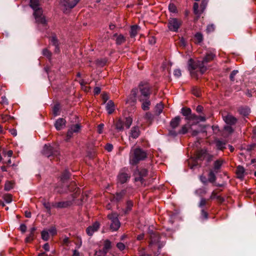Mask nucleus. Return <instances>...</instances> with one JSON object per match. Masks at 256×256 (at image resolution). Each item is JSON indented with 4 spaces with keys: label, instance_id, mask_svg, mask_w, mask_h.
<instances>
[{
    "label": "nucleus",
    "instance_id": "nucleus-1",
    "mask_svg": "<svg viewBox=\"0 0 256 256\" xmlns=\"http://www.w3.org/2000/svg\"><path fill=\"white\" fill-rule=\"evenodd\" d=\"M214 54L212 52L207 54L202 60H198L195 62L192 58L188 61V69L190 74L194 78L197 77V74H195L194 70L198 68L201 74H202L206 70V64L207 63L213 60Z\"/></svg>",
    "mask_w": 256,
    "mask_h": 256
},
{
    "label": "nucleus",
    "instance_id": "nucleus-2",
    "mask_svg": "<svg viewBox=\"0 0 256 256\" xmlns=\"http://www.w3.org/2000/svg\"><path fill=\"white\" fill-rule=\"evenodd\" d=\"M30 6L34 10V15L36 22L42 24H46V20L42 14V10L39 6V0H30Z\"/></svg>",
    "mask_w": 256,
    "mask_h": 256
},
{
    "label": "nucleus",
    "instance_id": "nucleus-3",
    "mask_svg": "<svg viewBox=\"0 0 256 256\" xmlns=\"http://www.w3.org/2000/svg\"><path fill=\"white\" fill-rule=\"evenodd\" d=\"M146 157V152L140 148L132 149L130 154V163L134 165Z\"/></svg>",
    "mask_w": 256,
    "mask_h": 256
},
{
    "label": "nucleus",
    "instance_id": "nucleus-4",
    "mask_svg": "<svg viewBox=\"0 0 256 256\" xmlns=\"http://www.w3.org/2000/svg\"><path fill=\"white\" fill-rule=\"evenodd\" d=\"M108 218L111 220L110 226V229L112 231L117 230L120 226V223L118 218V215L116 214H112L108 216Z\"/></svg>",
    "mask_w": 256,
    "mask_h": 256
},
{
    "label": "nucleus",
    "instance_id": "nucleus-5",
    "mask_svg": "<svg viewBox=\"0 0 256 256\" xmlns=\"http://www.w3.org/2000/svg\"><path fill=\"white\" fill-rule=\"evenodd\" d=\"M181 24L180 20L176 18H170L168 22V27L170 30L177 32L180 27Z\"/></svg>",
    "mask_w": 256,
    "mask_h": 256
},
{
    "label": "nucleus",
    "instance_id": "nucleus-6",
    "mask_svg": "<svg viewBox=\"0 0 256 256\" xmlns=\"http://www.w3.org/2000/svg\"><path fill=\"white\" fill-rule=\"evenodd\" d=\"M138 93V88H134L132 90L130 94L128 96L126 102L130 106H134L136 102L137 94Z\"/></svg>",
    "mask_w": 256,
    "mask_h": 256
},
{
    "label": "nucleus",
    "instance_id": "nucleus-7",
    "mask_svg": "<svg viewBox=\"0 0 256 256\" xmlns=\"http://www.w3.org/2000/svg\"><path fill=\"white\" fill-rule=\"evenodd\" d=\"M182 114L186 117L187 120H191L196 119L197 116L195 114H192V110L190 108H183L182 109Z\"/></svg>",
    "mask_w": 256,
    "mask_h": 256
},
{
    "label": "nucleus",
    "instance_id": "nucleus-8",
    "mask_svg": "<svg viewBox=\"0 0 256 256\" xmlns=\"http://www.w3.org/2000/svg\"><path fill=\"white\" fill-rule=\"evenodd\" d=\"M127 171V170H122L118 176V180L121 184L126 182L130 178V174Z\"/></svg>",
    "mask_w": 256,
    "mask_h": 256
},
{
    "label": "nucleus",
    "instance_id": "nucleus-9",
    "mask_svg": "<svg viewBox=\"0 0 256 256\" xmlns=\"http://www.w3.org/2000/svg\"><path fill=\"white\" fill-rule=\"evenodd\" d=\"M43 153L45 156L49 157L52 155L56 156L58 152L57 150H54L52 146L46 144L44 147Z\"/></svg>",
    "mask_w": 256,
    "mask_h": 256
},
{
    "label": "nucleus",
    "instance_id": "nucleus-10",
    "mask_svg": "<svg viewBox=\"0 0 256 256\" xmlns=\"http://www.w3.org/2000/svg\"><path fill=\"white\" fill-rule=\"evenodd\" d=\"M68 185L67 182L60 181L58 186L56 188L55 190L58 193H64L67 192Z\"/></svg>",
    "mask_w": 256,
    "mask_h": 256
},
{
    "label": "nucleus",
    "instance_id": "nucleus-11",
    "mask_svg": "<svg viewBox=\"0 0 256 256\" xmlns=\"http://www.w3.org/2000/svg\"><path fill=\"white\" fill-rule=\"evenodd\" d=\"M80 129V126L78 124H76L70 126L69 128L66 135V140L70 139L73 133L78 132Z\"/></svg>",
    "mask_w": 256,
    "mask_h": 256
},
{
    "label": "nucleus",
    "instance_id": "nucleus-12",
    "mask_svg": "<svg viewBox=\"0 0 256 256\" xmlns=\"http://www.w3.org/2000/svg\"><path fill=\"white\" fill-rule=\"evenodd\" d=\"M139 88L141 92L140 96H142L143 98H148L150 94L149 87L146 85L140 84Z\"/></svg>",
    "mask_w": 256,
    "mask_h": 256
},
{
    "label": "nucleus",
    "instance_id": "nucleus-13",
    "mask_svg": "<svg viewBox=\"0 0 256 256\" xmlns=\"http://www.w3.org/2000/svg\"><path fill=\"white\" fill-rule=\"evenodd\" d=\"M147 170L146 169H142L140 170H138V172L135 173L136 178L135 180L136 182L140 181L141 183H143L144 178L147 174Z\"/></svg>",
    "mask_w": 256,
    "mask_h": 256
},
{
    "label": "nucleus",
    "instance_id": "nucleus-14",
    "mask_svg": "<svg viewBox=\"0 0 256 256\" xmlns=\"http://www.w3.org/2000/svg\"><path fill=\"white\" fill-rule=\"evenodd\" d=\"M224 120L230 125H233L237 122V119L230 114H228L226 116H222Z\"/></svg>",
    "mask_w": 256,
    "mask_h": 256
},
{
    "label": "nucleus",
    "instance_id": "nucleus-15",
    "mask_svg": "<svg viewBox=\"0 0 256 256\" xmlns=\"http://www.w3.org/2000/svg\"><path fill=\"white\" fill-rule=\"evenodd\" d=\"M79 0H64L62 2V4L66 10L71 9L76 5Z\"/></svg>",
    "mask_w": 256,
    "mask_h": 256
},
{
    "label": "nucleus",
    "instance_id": "nucleus-16",
    "mask_svg": "<svg viewBox=\"0 0 256 256\" xmlns=\"http://www.w3.org/2000/svg\"><path fill=\"white\" fill-rule=\"evenodd\" d=\"M160 236L156 234H152L150 235V244H156L158 245V248H160V246L164 245V243L160 244Z\"/></svg>",
    "mask_w": 256,
    "mask_h": 256
},
{
    "label": "nucleus",
    "instance_id": "nucleus-17",
    "mask_svg": "<svg viewBox=\"0 0 256 256\" xmlns=\"http://www.w3.org/2000/svg\"><path fill=\"white\" fill-rule=\"evenodd\" d=\"M100 228V224L98 222H94L92 226H88L86 229V233L91 236L96 232Z\"/></svg>",
    "mask_w": 256,
    "mask_h": 256
},
{
    "label": "nucleus",
    "instance_id": "nucleus-18",
    "mask_svg": "<svg viewBox=\"0 0 256 256\" xmlns=\"http://www.w3.org/2000/svg\"><path fill=\"white\" fill-rule=\"evenodd\" d=\"M139 100L142 102V108L144 110H148L150 109V102L148 98H143L140 96Z\"/></svg>",
    "mask_w": 256,
    "mask_h": 256
},
{
    "label": "nucleus",
    "instance_id": "nucleus-19",
    "mask_svg": "<svg viewBox=\"0 0 256 256\" xmlns=\"http://www.w3.org/2000/svg\"><path fill=\"white\" fill-rule=\"evenodd\" d=\"M72 204L70 200L60 202L52 204V206L56 208H65L70 206Z\"/></svg>",
    "mask_w": 256,
    "mask_h": 256
},
{
    "label": "nucleus",
    "instance_id": "nucleus-20",
    "mask_svg": "<svg viewBox=\"0 0 256 256\" xmlns=\"http://www.w3.org/2000/svg\"><path fill=\"white\" fill-rule=\"evenodd\" d=\"M66 121L64 119L62 118H60L56 122L54 126L56 128L59 130L63 128H64L66 126Z\"/></svg>",
    "mask_w": 256,
    "mask_h": 256
},
{
    "label": "nucleus",
    "instance_id": "nucleus-21",
    "mask_svg": "<svg viewBox=\"0 0 256 256\" xmlns=\"http://www.w3.org/2000/svg\"><path fill=\"white\" fill-rule=\"evenodd\" d=\"M140 134V131L138 127L134 126L130 130L129 137L130 138H138Z\"/></svg>",
    "mask_w": 256,
    "mask_h": 256
},
{
    "label": "nucleus",
    "instance_id": "nucleus-22",
    "mask_svg": "<svg viewBox=\"0 0 256 256\" xmlns=\"http://www.w3.org/2000/svg\"><path fill=\"white\" fill-rule=\"evenodd\" d=\"M106 109L108 114H112L114 110V104L112 100H110L106 104Z\"/></svg>",
    "mask_w": 256,
    "mask_h": 256
},
{
    "label": "nucleus",
    "instance_id": "nucleus-23",
    "mask_svg": "<svg viewBox=\"0 0 256 256\" xmlns=\"http://www.w3.org/2000/svg\"><path fill=\"white\" fill-rule=\"evenodd\" d=\"M244 168L242 166H238L237 167L236 170V174L237 175L238 178L240 179L242 178L244 176Z\"/></svg>",
    "mask_w": 256,
    "mask_h": 256
},
{
    "label": "nucleus",
    "instance_id": "nucleus-24",
    "mask_svg": "<svg viewBox=\"0 0 256 256\" xmlns=\"http://www.w3.org/2000/svg\"><path fill=\"white\" fill-rule=\"evenodd\" d=\"M180 116L175 117L174 118H173L171 120V122H170V126L172 128H175L180 124Z\"/></svg>",
    "mask_w": 256,
    "mask_h": 256
},
{
    "label": "nucleus",
    "instance_id": "nucleus-25",
    "mask_svg": "<svg viewBox=\"0 0 256 256\" xmlns=\"http://www.w3.org/2000/svg\"><path fill=\"white\" fill-rule=\"evenodd\" d=\"M116 130L118 131H122L124 130V121L121 119H118L114 124Z\"/></svg>",
    "mask_w": 256,
    "mask_h": 256
},
{
    "label": "nucleus",
    "instance_id": "nucleus-26",
    "mask_svg": "<svg viewBox=\"0 0 256 256\" xmlns=\"http://www.w3.org/2000/svg\"><path fill=\"white\" fill-rule=\"evenodd\" d=\"M140 28L137 25H134L131 26L130 34L131 37H134L140 31Z\"/></svg>",
    "mask_w": 256,
    "mask_h": 256
},
{
    "label": "nucleus",
    "instance_id": "nucleus-27",
    "mask_svg": "<svg viewBox=\"0 0 256 256\" xmlns=\"http://www.w3.org/2000/svg\"><path fill=\"white\" fill-rule=\"evenodd\" d=\"M110 247L111 243L110 241L106 240L104 242L102 251H100V252H102L104 254V256L105 254H106L108 252V250L110 248Z\"/></svg>",
    "mask_w": 256,
    "mask_h": 256
},
{
    "label": "nucleus",
    "instance_id": "nucleus-28",
    "mask_svg": "<svg viewBox=\"0 0 256 256\" xmlns=\"http://www.w3.org/2000/svg\"><path fill=\"white\" fill-rule=\"evenodd\" d=\"M188 130H191V125H190L189 123L187 124L184 125L178 131V134H185L188 132Z\"/></svg>",
    "mask_w": 256,
    "mask_h": 256
},
{
    "label": "nucleus",
    "instance_id": "nucleus-29",
    "mask_svg": "<svg viewBox=\"0 0 256 256\" xmlns=\"http://www.w3.org/2000/svg\"><path fill=\"white\" fill-rule=\"evenodd\" d=\"M114 36L116 37V44H120L124 43L126 40L125 38L122 34L118 35L117 34H115Z\"/></svg>",
    "mask_w": 256,
    "mask_h": 256
},
{
    "label": "nucleus",
    "instance_id": "nucleus-30",
    "mask_svg": "<svg viewBox=\"0 0 256 256\" xmlns=\"http://www.w3.org/2000/svg\"><path fill=\"white\" fill-rule=\"evenodd\" d=\"M164 106L162 103L158 104L155 108V112L157 115L160 114L163 110Z\"/></svg>",
    "mask_w": 256,
    "mask_h": 256
},
{
    "label": "nucleus",
    "instance_id": "nucleus-31",
    "mask_svg": "<svg viewBox=\"0 0 256 256\" xmlns=\"http://www.w3.org/2000/svg\"><path fill=\"white\" fill-rule=\"evenodd\" d=\"M132 122V118L130 117L126 118L124 121V126H125L127 128H128L131 126Z\"/></svg>",
    "mask_w": 256,
    "mask_h": 256
},
{
    "label": "nucleus",
    "instance_id": "nucleus-32",
    "mask_svg": "<svg viewBox=\"0 0 256 256\" xmlns=\"http://www.w3.org/2000/svg\"><path fill=\"white\" fill-rule=\"evenodd\" d=\"M239 112L240 114H243L244 116H247L249 114L250 110L247 107L240 108L239 109Z\"/></svg>",
    "mask_w": 256,
    "mask_h": 256
},
{
    "label": "nucleus",
    "instance_id": "nucleus-33",
    "mask_svg": "<svg viewBox=\"0 0 256 256\" xmlns=\"http://www.w3.org/2000/svg\"><path fill=\"white\" fill-rule=\"evenodd\" d=\"M70 174L68 171L65 170L62 174L60 178V181L63 182H66V180L69 178Z\"/></svg>",
    "mask_w": 256,
    "mask_h": 256
},
{
    "label": "nucleus",
    "instance_id": "nucleus-34",
    "mask_svg": "<svg viewBox=\"0 0 256 256\" xmlns=\"http://www.w3.org/2000/svg\"><path fill=\"white\" fill-rule=\"evenodd\" d=\"M196 42L200 43L203 40V36L200 32H197L194 36Z\"/></svg>",
    "mask_w": 256,
    "mask_h": 256
},
{
    "label": "nucleus",
    "instance_id": "nucleus-35",
    "mask_svg": "<svg viewBox=\"0 0 256 256\" xmlns=\"http://www.w3.org/2000/svg\"><path fill=\"white\" fill-rule=\"evenodd\" d=\"M216 180L215 174L212 171H210L208 174V181L210 182H214Z\"/></svg>",
    "mask_w": 256,
    "mask_h": 256
},
{
    "label": "nucleus",
    "instance_id": "nucleus-36",
    "mask_svg": "<svg viewBox=\"0 0 256 256\" xmlns=\"http://www.w3.org/2000/svg\"><path fill=\"white\" fill-rule=\"evenodd\" d=\"M125 194V192L122 190L120 192L117 193L116 195L114 196V199L116 201L120 200Z\"/></svg>",
    "mask_w": 256,
    "mask_h": 256
},
{
    "label": "nucleus",
    "instance_id": "nucleus-37",
    "mask_svg": "<svg viewBox=\"0 0 256 256\" xmlns=\"http://www.w3.org/2000/svg\"><path fill=\"white\" fill-rule=\"evenodd\" d=\"M223 162H224L223 160H220L216 161L214 163V170H218L220 169V168Z\"/></svg>",
    "mask_w": 256,
    "mask_h": 256
},
{
    "label": "nucleus",
    "instance_id": "nucleus-38",
    "mask_svg": "<svg viewBox=\"0 0 256 256\" xmlns=\"http://www.w3.org/2000/svg\"><path fill=\"white\" fill-rule=\"evenodd\" d=\"M14 188V184L10 182H7L4 186V190H10Z\"/></svg>",
    "mask_w": 256,
    "mask_h": 256
},
{
    "label": "nucleus",
    "instance_id": "nucleus-39",
    "mask_svg": "<svg viewBox=\"0 0 256 256\" xmlns=\"http://www.w3.org/2000/svg\"><path fill=\"white\" fill-rule=\"evenodd\" d=\"M226 143L222 141L218 140L216 142V146L220 150H222L225 148Z\"/></svg>",
    "mask_w": 256,
    "mask_h": 256
},
{
    "label": "nucleus",
    "instance_id": "nucleus-40",
    "mask_svg": "<svg viewBox=\"0 0 256 256\" xmlns=\"http://www.w3.org/2000/svg\"><path fill=\"white\" fill-rule=\"evenodd\" d=\"M60 106L58 104H56L53 108V113L55 116L59 114Z\"/></svg>",
    "mask_w": 256,
    "mask_h": 256
},
{
    "label": "nucleus",
    "instance_id": "nucleus-41",
    "mask_svg": "<svg viewBox=\"0 0 256 256\" xmlns=\"http://www.w3.org/2000/svg\"><path fill=\"white\" fill-rule=\"evenodd\" d=\"M206 193V190L205 188H199L196 191V194L198 196H202Z\"/></svg>",
    "mask_w": 256,
    "mask_h": 256
},
{
    "label": "nucleus",
    "instance_id": "nucleus-42",
    "mask_svg": "<svg viewBox=\"0 0 256 256\" xmlns=\"http://www.w3.org/2000/svg\"><path fill=\"white\" fill-rule=\"evenodd\" d=\"M42 238L44 240H48L49 238L48 232L44 230L42 232Z\"/></svg>",
    "mask_w": 256,
    "mask_h": 256
},
{
    "label": "nucleus",
    "instance_id": "nucleus-43",
    "mask_svg": "<svg viewBox=\"0 0 256 256\" xmlns=\"http://www.w3.org/2000/svg\"><path fill=\"white\" fill-rule=\"evenodd\" d=\"M208 3V0H202L201 5H200V8L202 9V12H204V10L206 8L207 4Z\"/></svg>",
    "mask_w": 256,
    "mask_h": 256
},
{
    "label": "nucleus",
    "instance_id": "nucleus-44",
    "mask_svg": "<svg viewBox=\"0 0 256 256\" xmlns=\"http://www.w3.org/2000/svg\"><path fill=\"white\" fill-rule=\"evenodd\" d=\"M215 30V26L213 24H209L208 26L206 28L207 32H212Z\"/></svg>",
    "mask_w": 256,
    "mask_h": 256
},
{
    "label": "nucleus",
    "instance_id": "nucleus-45",
    "mask_svg": "<svg viewBox=\"0 0 256 256\" xmlns=\"http://www.w3.org/2000/svg\"><path fill=\"white\" fill-rule=\"evenodd\" d=\"M168 9L172 12H176V8L174 4H169Z\"/></svg>",
    "mask_w": 256,
    "mask_h": 256
},
{
    "label": "nucleus",
    "instance_id": "nucleus-46",
    "mask_svg": "<svg viewBox=\"0 0 256 256\" xmlns=\"http://www.w3.org/2000/svg\"><path fill=\"white\" fill-rule=\"evenodd\" d=\"M42 54L48 58H50L51 56L50 52L46 48L43 50Z\"/></svg>",
    "mask_w": 256,
    "mask_h": 256
},
{
    "label": "nucleus",
    "instance_id": "nucleus-47",
    "mask_svg": "<svg viewBox=\"0 0 256 256\" xmlns=\"http://www.w3.org/2000/svg\"><path fill=\"white\" fill-rule=\"evenodd\" d=\"M43 205L44 206V208L47 210V211L48 213H50V204L49 202H43Z\"/></svg>",
    "mask_w": 256,
    "mask_h": 256
},
{
    "label": "nucleus",
    "instance_id": "nucleus-48",
    "mask_svg": "<svg viewBox=\"0 0 256 256\" xmlns=\"http://www.w3.org/2000/svg\"><path fill=\"white\" fill-rule=\"evenodd\" d=\"M174 76L176 78H180L182 75L181 70L180 69H176L174 72Z\"/></svg>",
    "mask_w": 256,
    "mask_h": 256
},
{
    "label": "nucleus",
    "instance_id": "nucleus-49",
    "mask_svg": "<svg viewBox=\"0 0 256 256\" xmlns=\"http://www.w3.org/2000/svg\"><path fill=\"white\" fill-rule=\"evenodd\" d=\"M238 71L236 70H233L230 75V79L232 81H234V76L238 74Z\"/></svg>",
    "mask_w": 256,
    "mask_h": 256
},
{
    "label": "nucleus",
    "instance_id": "nucleus-50",
    "mask_svg": "<svg viewBox=\"0 0 256 256\" xmlns=\"http://www.w3.org/2000/svg\"><path fill=\"white\" fill-rule=\"evenodd\" d=\"M198 7H199V5H198V3H196V2L194 3V12L196 14H199Z\"/></svg>",
    "mask_w": 256,
    "mask_h": 256
},
{
    "label": "nucleus",
    "instance_id": "nucleus-51",
    "mask_svg": "<svg viewBox=\"0 0 256 256\" xmlns=\"http://www.w3.org/2000/svg\"><path fill=\"white\" fill-rule=\"evenodd\" d=\"M4 200L7 203H10L12 201V198L10 194H7L4 196Z\"/></svg>",
    "mask_w": 256,
    "mask_h": 256
},
{
    "label": "nucleus",
    "instance_id": "nucleus-52",
    "mask_svg": "<svg viewBox=\"0 0 256 256\" xmlns=\"http://www.w3.org/2000/svg\"><path fill=\"white\" fill-rule=\"evenodd\" d=\"M206 200L204 198H202L199 203L198 206L200 208H202L206 204Z\"/></svg>",
    "mask_w": 256,
    "mask_h": 256
},
{
    "label": "nucleus",
    "instance_id": "nucleus-53",
    "mask_svg": "<svg viewBox=\"0 0 256 256\" xmlns=\"http://www.w3.org/2000/svg\"><path fill=\"white\" fill-rule=\"evenodd\" d=\"M132 202L131 201H128L126 204V211H129L131 210L132 206Z\"/></svg>",
    "mask_w": 256,
    "mask_h": 256
},
{
    "label": "nucleus",
    "instance_id": "nucleus-54",
    "mask_svg": "<svg viewBox=\"0 0 256 256\" xmlns=\"http://www.w3.org/2000/svg\"><path fill=\"white\" fill-rule=\"evenodd\" d=\"M13 152L12 150H10L8 152H6L5 151H4L3 154L4 156H7L8 158H10L12 155Z\"/></svg>",
    "mask_w": 256,
    "mask_h": 256
},
{
    "label": "nucleus",
    "instance_id": "nucleus-55",
    "mask_svg": "<svg viewBox=\"0 0 256 256\" xmlns=\"http://www.w3.org/2000/svg\"><path fill=\"white\" fill-rule=\"evenodd\" d=\"M224 128V130L228 133H232L233 132V129L230 126H225Z\"/></svg>",
    "mask_w": 256,
    "mask_h": 256
},
{
    "label": "nucleus",
    "instance_id": "nucleus-56",
    "mask_svg": "<svg viewBox=\"0 0 256 256\" xmlns=\"http://www.w3.org/2000/svg\"><path fill=\"white\" fill-rule=\"evenodd\" d=\"M201 216L204 219H206L208 218V213L204 210H202L201 211Z\"/></svg>",
    "mask_w": 256,
    "mask_h": 256
},
{
    "label": "nucleus",
    "instance_id": "nucleus-57",
    "mask_svg": "<svg viewBox=\"0 0 256 256\" xmlns=\"http://www.w3.org/2000/svg\"><path fill=\"white\" fill-rule=\"evenodd\" d=\"M33 236L34 234H30L26 238V242H31L33 240Z\"/></svg>",
    "mask_w": 256,
    "mask_h": 256
},
{
    "label": "nucleus",
    "instance_id": "nucleus-58",
    "mask_svg": "<svg viewBox=\"0 0 256 256\" xmlns=\"http://www.w3.org/2000/svg\"><path fill=\"white\" fill-rule=\"evenodd\" d=\"M104 127V124H99L98 126V131L99 134H102V130Z\"/></svg>",
    "mask_w": 256,
    "mask_h": 256
},
{
    "label": "nucleus",
    "instance_id": "nucleus-59",
    "mask_svg": "<svg viewBox=\"0 0 256 256\" xmlns=\"http://www.w3.org/2000/svg\"><path fill=\"white\" fill-rule=\"evenodd\" d=\"M48 231L52 236L55 235L56 234V230L54 227H52L50 228Z\"/></svg>",
    "mask_w": 256,
    "mask_h": 256
},
{
    "label": "nucleus",
    "instance_id": "nucleus-60",
    "mask_svg": "<svg viewBox=\"0 0 256 256\" xmlns=\"http://www.w3.org/2000/svg\"><path fill=\"white\" fill-rule=\"evenodd\" d=\"M105 148L106 150H107L108 152H110L112 150L113 148V146L112 144H108L105 146Z\"/></svg>",
    "mask_w": 256,
    "mask_h": 256
},
{
    "label": "nucleus",
    "instance_id": "nucleus-61",
    "mask_svg": "<svg viewBox=\"0 0 256 256\" xmlns=\"http://www.w3.org/2000/svg\"><path fill=\"white\" fill-rule=\"evenodd\" d=\"M116 246H117V247L118 248L121 250H124L125 248V246L122 242L118 243Z\"/></svg>",
    "mask_w": 256,
    "mask_h": 256
},
{
    "label": "nucleus",
    "instance_id": "nucleus-62",
    "mask_svg": "<svg viewBox=\"0 0 256 256\" xmlns=\"http://www.w3.org/2000/svg\"><path fill=\"white\" fill-rule=\"evenodd\" d=\"M108 96L106 93H104L102 94V98L105 103L108 100Z\"/></svg>",
    "mask_w": 256,
    "mask_h": 256
},
{
    "label": "nucleus",
    "instance_id": "nucleus-63",
    "mask_svg": "<svg viewBox=\"0 0 256 256\" xmlns=\"http://www.w3.org/2000/svg\"><path fill=\"white\" fill-rule=\"evenodd\" d=\"M20 229L22 232H24L26 230V226L24 224H22L20 226Z\"/></svg>",
    "mask_w": 256,
    "mask_h": 256
},
{
    "label": "nucleus",
    "instance_id": "nucleus-64",
    "mask_svg": "<svg viewBox=\"0 0 256 256\" xmlns=\"http://www.w3.org/2000/svg\"><path fill=\"white\" fill-rule=\"evenodd\" d=\"M200 181L204 184H206L208 182L206 178L203 176H201L200 178Z\"/></svg>",
    "mask_w": 256,
    "mask_h": 256
}]
</instances>
